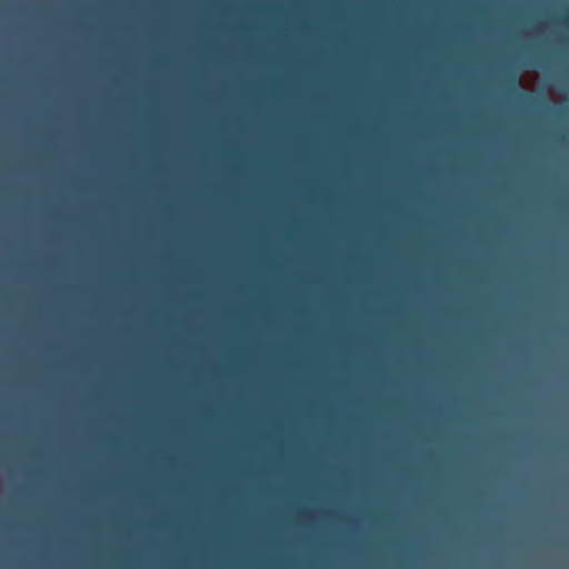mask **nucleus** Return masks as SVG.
<instances>
[{
    "label": "nucleus",
    "mask_w": 569,
    "mask_h": 569,
    "mask_svg": "<svg viewBox=\"0 0 569 569\" xmlns=\"http://www.w3.org/2000/svg\"><path fill=\"white\" fill-rule=\"evenodd\" d=\"M506 83L509 87V90L512 93L518 94L521 98H528V94L521 90H519V80L516 73L506 74Z\"/></svg>",
    "instance_id": "f257e3e1"
}]
</instances>
